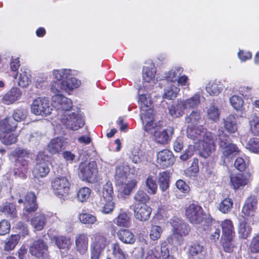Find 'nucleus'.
Instances as JSON below:
<instances>
[{"label":"nucleus","mask_w":259,"mask_h":259,"mask_svg":"<svg viewBox=\"0 0 259 259\" xmlns=\"http://www.w3.org/2000/svg\"><path fill=\"white\" fill-rule=\"evenodd\" d=\"M187 136L194 144L201 142L200 155L206 158L215 151V145L213 135L202 125H188Z\"/></svg>","instance_id":"f257e3e1"},{"label":"nucleus","mask_w":259,"mask_h":259,"mask_svg":"<svg viewBox=\"0 0 259 259\" xmlns=\"http://www.w3.org/2000/svg\"><path fill=\"white\" fill-rule=\"evenodd\" d=\"M12 155L15 158L14 175L20 178H25L29 169V162L27 160L29 156V152L27 149L18 147L12 152Z\"/></svg>","instance_id":"f03ea898"},{"label":"nucleus","mask_w":259,"mask_h":259,"mask_svg":"<svg viewBox=\"0 0 259 259\" xmlns=\"http://www.w3.org/2000/svg\"><path fill=\"white\" fill-rule=\"evenodd\" d=\"M72 71L68 69H62L53 71L54 77L58 80H62V88L66 92L72 91L78 88L81 81L78 79L71 77Z\"/></svg>","instance_id":"7ed1b4c3"},{"label":"nucleus","mask_w":259,"mask_h":259,"mask_svg":"<svg viewBox=\"0 0 259 259\" xmlns=\"http://www.w3.org/2000/svg\"><path fill=\"white\" fill-rule=\"evenodd\" d=\"M185 213L191 223L204 226L203 230H206L204 226L206 223H209L210 219H206L207 215L203 213V209L200 205L194 203L190 204L186 208Z\"/></svg>","instance_id":"20e7f679"},{"label":"nucleus","mask_w":259,"mask_h":259,"mask_svg":"<svg viewBox=\"0 0 259 259\" xmlns=\"http://www.w3.org/2000/svg\"><path fill=\"white\" fill-rule=\"evenodd\" d=\"M171 224L173 233L168 239V241L172 244H180L182 237L187 235L190 231L189 225L177 218H174Z\"/></svg>","instance_id":"39448f33"},{"label":"nucleus","mask_w":259,"mask_h":259,"mask_svg":"<svg viewBox=\"0 0 259 259\" xmlns=\"http://www.w3.org/2000/svg\"><path fill=\"white\" fill-rule=\"evenodd\" d=\"M61 121L67 128L74 131L81 127L84 123L81 114L78 112L63 114Z\"/></svg>","instance_id":"423d86ee"},{"label":"nucleus","mask_w":259,"mask_h":259,"mask_svg":"<svg viewBox=\"0 0 259 259\" xmlns=\"http://www.w3.org/2000/svg\"><path fill=\"white\" fill-rule=\"evenodd\" d=\"M97 174V164L95 161L81 163L79 166L78 176L83 181L91 182L96 178Z\"/></svg>","instance_id":"0eeeda50"},{"label":"nucleus","mask_w":259,"mask_h":259,"mask_svg":"<svg viewBox=\"0 0 259 259\" xmlns=\"http://www.w3.org/2000/svg\"><path fill=\"white\" fill-rule=\"evenodd\" d=\"M50 157L43 153H39L36 158V165L33 173L36 177L44 178L50 172L49 165L50 164Z\"/></svg>","instance_id":"6e6552de"},{"label":"nucleus","mask_w":259,"mask_h":259,"mask_svg":"<svg viewBox=\"0 0 259 259\" xmlns=\"http://www.w3.org/2000/svg\"><path fill=\"white\" fill-rule=\"evenodd\" d=\"M52 110L49 100L46 98L35 99L31 106V112L36 115L47 116L51 113Z\"/></svg>","instance_id":"1a4fd4ad"},{"label":"nucleus","mask_w":259,"mask_h":259,"mask_svg":"<svg viewBox=\"0 0 259 259\" xmlns=\"http://www.w3.org/2000/svg\"><path fill=\"white\" fill-rule=\"evenodd\" d=\"M140 118L145 132L154 135L158 130H160L161 125L154 121V113H152L151 110H149L148 114L141 113Z\"/></svg>","instance_id":"9d476101"},{"label":"nucleus","mask_w":259,"mask_h":259,"mask_svg":"<svg viewBox=\"0 0 259 259\" xmlns=\"http://www.w3.org/2000/svg\"><path fill=\"white\" fill-rule=\"evenodd\" d=\"M52 105L61 113V115L69 113L72 107V101L62 95H56L52 97Z\"/></svg>","instance_id":"9b49d317"},{"label":"nucleus","mask_w":259,"mask_h":259,"mask_svg":"<svg viewBox=\"0 0 259 259\" xmlns=\"http://www.w3.org/2000/svg\"><path fill=\"white\" fill-rule=\"evenodd\" d=\"M51 184L55 194L60 197L68 193L70 186L66 177L55 178L52 180Z\"/></svg>","instance_id":"f8f14e48"},{"label":"nucleus","mask_w":259,"mask_h":259,"mask_svg":"<svg viewBox=\"0 0 259 259\" xmlns=\"http://www.w3.org/2000/svg\"><path fill=\"white\" fill-rule=\"evenodd\" d=\"M175 259L174 256L169 254L168 246L166 242H163L160 246H157L153 250L148 251L145 259Z\"/></svg>","instance_id":"ddd939ff"},{"label":"nucleus","mask_w":259,"mask_h":259,"mask_svg":"<svg viewBox=\"0 0 259 259\" xmlns=\"http://www.w3.org/2000/svg\"><path fill=\"white\" fill-rule=\"evenodd\" d=\"M257 201L254 197H249L245 200L242 207L243 217L250 221L253 220L257 209Z\"/></svg>","instance_id":"4468645a"},{"label":"nucleus","mask_w":259,"mask_h":259,"mask_svg":"<svg viewBox=\"0 0 259 259\" xmlns=\"http://www.w3.org/2000/svg\"><path fill=\"white\" fill-rule=\"evenodd\" d=\"M36 196L33 192H28L25 196L24 199L20 198L18 202L19 203H23L24 214L26 213H30L35 211L37 209V204L36 201Z\"/></svg>","instance_id":"2eb2a0df"},{"label":"nucleus","mask_w":259,"mask_h":259,"mask_svg":"<svg viewBox=\"0 0 259 259\" xmlns=\"http://www.w3.org/2000/svg\"><path fill=\"white\" fill-rule=\"evenodd\" d=\"M29 252L32 255L39 258L47 255L49 254L48 245L42 239L35 240L30 246Z\"/></svg>","instance_id":"dca6fc26"},{"label":"nucleus","mask_w":259,"mask_h":259,"mask_svg":"<svg viewBox=\"0 0 259 259\" xmlns=\"http://www.w3.org/2000/svg\"><path fill=\"white\" fill-rule=\"evenodd\" d=\"M175 161L173 153L167 149H164L157 153V163L162 168L171 166Z\"/></svg>","instance_id":"f3484780"},{"label":"nucleus","mask_w":259,"mask_h":259,"mask_svg":"<svg viewBox=\"0 0 259 259\" xmlns=\"http://www.w3.org/2000/svg\"><path fill=\"white\" fill-rule=\"evenodd\" d=\"M142 92V89H139L138 91V103L141 109V113L148 114L149 110H151L152 113H154V110L151 108L152 101L150 95Z\"/></svg>","instance_id":"a211bd4d"},{"label":"nucleus","mask_w":259,"mask_h":259,"mask_svg":"<svg viewBox=\"0 0 259 259\" xmlns=\"http://www.w3.org/2000/svg\"><path fill=\"white\" fill-rule=\"evenodd\" d=\"M174 129L172 127H168L166 129H162V126L160 130L156 132L153 135L155 141L160 144H165L170 140L174 134Z\"/></svg>","instance_id":"6ab92c4d"},{"label":"nucleus","mask_w":259,"mask_h":259,"mask_svg":"<svg viewBox=\"0 0 259 259\" xmlns=\"http://www.w3.org/2000/svg\"><path fill=\"white\" fill-rule=\"evenodd\" d=\"M134 210L135 217L141 221H147L152 212L151 208L146 204H136Z\"/></svg>","instance_id":"aec40b11"},{"label":"nucleus","mask_w":259,"mask_h":259,"mask_svg":"<svg viewBox=\"0 0 259 259\" xmlns=\"http://www.w3.org/2000/svg\"><path fill=\"white\" fill-rule=\"evenodd\" d=\"M21 95L22 92L19 88L13 87L2 96L1 101L4 104L11 105L19 100Z\"/></svg>","instance_id":"412c9836"},{"label":"nucleus","mask_w":259,"mask_h":259,"mask_svg":"<svg viewBox=\"0 0 259 259\" xmlns=\"http://www.w3.org/2000/svg\"><path fill=\"white\" fill-rule=\"evenodd\" d=\"M75 243L76 250L79 253L83 254L86 253L89 245V237L87 234H77L75 236Z\"/></svg>","instance_id":"4be33fe9"},{"label":"nucleus","mask_w":259,"mask_h":259,"mask_svg":"<svg viewBox=\"0 0 259 259\" xmlns=\"http://www.w3.org/2000/svg\"><path fill=\"white\" fill-rule=\"evenodd\" d=\"M109 244L106 236L100 233H97L94 235V239L91 244V248L103 251Z\"/></svg>","instance_id":"5701e85b"},{"label":"nucleus","mask_w":259,"mask_h":259,"mask_svg":"<svg viewBox=\"0 0 259 259\" xmlns=\"http://www.w3.org/2000/svg\"><path fill=\"white\" fill-rule=\"evenodd\" d=\"M224 126L230 134L235 133L237 131V117L235 115L230 114L223 118Z\"/></svg>","instance_id":"b1692460"},{"label":"nucleus","mask_w":259,"mask_h":259,"mask_svg":"<svg viewBox=\"0 0 259 259\" xmlns=\"http://www.w3.org/2000/svg\"><path fill=\"white\" fill-rule=\"evenodd\" d=\"M30 222L35 231H40L44 229L46 224L47 218L44 213L37 212L32 218Z\"/></svg>","instance_id":"393cba45"},{"label":"nucleus","mask_w":259,"mask_h":259,"mask_svg":"<svg viewBox=\"0 0 259 259\" xmlns=\"http://www.w3.org/2000/svg\"><path fill=\"white\" fill-rule=\"evenodd\" d=\"M17 126L16 121L12 117H7L0 121V133L11 132Z\"/></svg>","instance_id":"a878e982"},{"label":"nucleus","mask_w":259,"mask_h":259,"mask_svg":"<svg viewBox=\"0 0 259 259\" xmlns=\"http://www.w3.org/2000/svg\"><path fill=\"white\" fill-rule=\"evenodd\" d=\"M130 172V167L126 165H119L115 169V179L117 184H122L126 181Z\"/></svg>","instance_id":"bb28decb"},{"label":"nucleus","mask_w":259,"mask_h":259,"mask_svg":"<svg viewBox=\"0 0 259 259\" xmlns=\"http://www.w3.org/2000/svg\"><path fill=\"white\" fill-rule=\"evenodd\" d=\"M220 226L222 229V237H235V232L232 221L225 220L222 222Z\"/></svg>","instance_id":"cd10ccee"},{"label":"nucleus","mask_w":259,"mask_h":259,"mask_svg":"<svg viewBox=\"0 0 259 259\" xmlns=\"http://www.w3.org/2000/svg\"><path fill=\"white\" fill-rule=\"evenodd\" d=\"M221 82L214 80L209 82L205 87L206 92L211 96H218L223 90Z\"/></svg>","instance_id":"c85d7f7f"},{"label":"nucleus","mask_w":259,"mask_h":259,"mask_svg":"<svg viewBox=\"0 0 259 259\" xmlns=\"http://www.w3.org/2000/svg\"><path fill=\"white\" fill-rule=\"evenodd\" d=\"M18 75V85L22 88L27 87L31 81V75L29 71L21 68Z\"/></svg>","instance_id":"c756f323"},{"label":"nucleus","mask_w":259,"mask_h":259,"mask_svg":"<svg viewBox=\"0 0 259 259\" xmlns=\"http://www.w3.org/2000/svg\"><path fill=\"white\" fill-rule=\"evenodd\" d=\"M185 109L183 101H178L169 108V112L172 117H179L184 114Z\"/></svg>","instance_id":"7c9ffc66"},{"label":"nucleus","mask_w":259,"mask_h":259,"mask_svg":"<svg viewBox=\"0 0 259 259\" xmlns=\"http://www.w3.org/2000/svg\"><path fill=\"white\" fill-rule=\"evenodd\" d=\"M183 68L180 66L173 67L170 70L165 73L164 77L171 82H175L178 79L179 76L183 73Z\"/></svg>","instance_id":"2f4dec72"},{"label":"nucleus","mask_w":259,"mask_h":259,"mask_svg":"<svg viewBox=\"0 0 259 259\" xmlns=\"http://www.w3.org/2000/svg\"><path fill=\"white\" fill-rule=\"evenodd\" d=\"M117 236L120 241L126 244H132L136 240L133 233L126 229L119 230L117 233Z\"/></svg>","instance_id":"473e14b6"},{"label":"nucleus","mask_w":259,"mask_h":259,"mask_svg":"<svg viewBox=\"0 0 259 259\" xmlns=\"http://www.w3.org/2000/svg\"><path fill=\"white\" fill-rule=\"evenodd\" d=\"M113 196V189L112 184L108 182L105 184L100 193L101 200L106 201H112Z\"/></svg>","instance_id":"72a5a7b5"},{"label":"nucleus","mask_w":259,"mask_h":259,"mask_svg":"<svg viewBox=\"0 0 259 259\" xmlns=\"http://www.w3.org/2000/svg\"><path fill=\"white\" fill-rule=\"evenodd\" d=\"M189 251L192 256L197 259H202L205 253L203 245L198 243L192 244L190 247Z\"/></svg>","instance_id":"f704fd0d"},{"label":"nucleus","mask_w":259,"mask_h":259,"mask_svg":"<svg viewBox=\"0 0 259 259\" xmlns=\"http://www.w3.org/2000/svg\"><path fill=\"white\" fill-rule=\"evenodd\" d=\"M210 222V239L212 241L216 242L220 236V224L219 222L212 220L211 219L209 220Z\"/></svg>","instance_id":"c9c22d12"},{"label":"nucleus","mask_w":259,"mask_h":259,"mask_svg":"<svg viewBox=\"0 0 259 259\" xmlns=\"http://www.w3.org/2000/svg\"><path fill=\"white\" fill-rule=\"evenodd\" d=\"M63 147L64 141L59 138L52 139L48 146V150L52 154L59 153Z\"/></svg>","instance_id":"e433bc0d"},{"label":"nucleus","mask_w":259,"mask_h":259,"mask_svg":"<svg viewBox=\"0 0 259 259\" xmlns=\"http://www.w3.org/2000/svg\"><path fill=\"white\" fill-rule=\"evenodd\" d=\"M201 93L197 92L191 97L182 100L186 109L195 108L198 106L200 103Z\"/></svg>","instance_id":"4c0bfd02"},{"label":"nucleus","mask_w":259,"mask_h":259,"mask_svg":"<svg viewBox=\"0 0 259 259\" xmlns=\"http://www.w3.org/2000/svg\"><path fill=\"white\" fill-rule=\"evenodd\" d=\"M217 139L218 140L220 147L222 148L225 149L229 145L231 144L229 141V137L225 132L222 127L218 129L216 135Z\"/></svg>","instance_id":"58836bf2"},{"label":"nucleus","mask_w":259,"mask_h":259,"mask_svg":"<svg viewBox=\"0 0 259 259\" xmlns=\"http://www.w3.org/2000/svg\"><path fill=\"white\" fill-rule=\"evenodd\" d=\"M156 68L153 64H150L149 66H145L143 69V79L147 82L152 81L155 77Z\"/></svg>","instance_id":"ea45409f"},{"label":"nucleus","mask_w":259,"mask_h":259,"mask_svg":"<svg viewBox=\"0 0 259 259\" xmlns=\"http://www.w3.org/2000/svg\"><path fill=\"white\" fill-rule=\"evenodd\" d=\"M169 173L167 171L159 174L158 183L159 188L162 192H165L169 187Z\"/></svg>","instance_id":"a19ab883"},{"label":"nucleus","mask_w":259,"mask_h":259,"mask_svg":"<svg viewBox=\"0 0 259 259\" xmlns=\"http://www.w3.org/2000/svg\"><path fill=\"white\" fill-rule=\"evenodd\" d=\"M112 252L115 259H127L128 254L123 251L120 245L117 243L111 244Z\"/></svg>","instance_id":"79ce46f5"},{"label":"nucleus","mask_w":259,"mask_h":259,"mask_svg":"<svg viewBox=\"0 0 259 259\" xmlns=\"http://www.w3.org/2000/svg\"><path fill=\"white\" fill-rule=\"evenodd\" d=\"M230 182L234 189H237L240 186H244L246 184V180L241 174L231 175Z\"/></svg>","instance_id":"37998d69"},{"label":"nucleus","mask_w":259,"mask_h":259,"mask_svg":"<svg viewBox=\"0 0 259 259\" xmlns=\"http://www.w3.org/2000/svg\"><path fill=\"white\" fill-rule=\"evenodd\" d=\"M179 92L180 88L179 87L171 84L164 89L163 98L168 100L173 99L177 97Z\"/></svg>","instance_id":"c03bdc74"},{"label":"nucleus","mask_w":259,"mask_h":259,"mask_svg":"<svg viewBox=\"0 0 259 259\" xmlns=\"http://www.w3.org/2000/svg\"><path fill=\"white\" fill-rule=\"evenodd\" d=\"M235 237H221L222 244L226 252H232L235 246Z\"/></svg>","instance_id":"a18cd8bd"},{"label":"nucleus","mask_w":259,"mask_h":259,"mask_svg":"<svg viewBox=\"0 0 259 259\" xmlns=\"http://www.w3.org/2000/svg\"><path fill=\"white\" fill-rule=\"evenodd\" d=\"M1 211L12 219L17 217L15 205L12 203H6L1 208Z\"/></svg>","instance_id":"49530a36"},{"label":"nucleus","mask_w":259,"mask_h":259,"mask_svg":"<svg viewBox=\"0 0 259 259\" xmlns=\"http://www.w3.org/2000/svg\"><path fill=\"white\" fill-rule=\"evenodd\" d=\"M201 119L200 113L197 110L193 111L185 117L186 123L192 126H197V124L200 122Z\"/></svg>","instance_id":"de8ad7c7"},{"label":"nucleus","mask_w":259,"mask_h":259,"mask_svg":"<svg viewBox=\"0 0 259 259\" xmlns=\"http://www.w3.org/2000/svg\"><path fill=\"white\" fill-rule=\"evenodd\" d=\"M251 228L245 221L240 223L238 227V233L241 238L246 239L251 232Z\"/></svg>","instance_id":"09e8293b"},{"label":"nucleus","mask_w":259,"mask_h":259,"mask_svg":"<svg viewBox=\"0 0 259 259\" xmlns=\"http://www.w3.org/2000/svg\"><path fill=\"white\" fill-rule=\"evenodd\" d=\"M55 243L57 247L60 249H70L71 245V242L70 238L65 236H59L55 238Z\"/></svg>","instance_id":"8fccbe9b"},{"label":"nucleus","mask_w":259,"mask_h":259,"mask_svg":"<svg viewBox=\"0 0 259 259\" xmlns=\"http://www.w3.org/2000/svg\"><path fill=\"white\" fill-rule=\"evenodd\" d=\"M80 222L87 226H92L97 222L96 217L88 213H81L79 215Z\"/></svg>","instance_id":"3c124183"},{"label":"nucleus","mask_w":259,"mask_h":259,"mask_svg":"<svg viewBox=\"0 0 259 259\" xmlns=\"http://www.w3.org/2000/svg\"><path fill=\"white\" fill-rule=\"evenodd\" d=\"M0 140L5 145H11L17 142V137L14 134H9V133H0Z\"/></svg>","instance_id":"603ef678"},{"label":"nucleus","mask_w":259,"mask_h":259,"mask_svg":"<svg viewBox=\"0 0 259 259\" xmlns=\"http://www.w3.org/2000/svg\"><path fill=\"white\" fill-rule=\"evenodd\" d=\"M114 223L118 226L128 227L130 223V218L126 213L122 212L114 219Z\"/></svg>","instance_id":"864d4df0"},{"label":"nucleus","mask_w":259,"mask_h":259,"mask_svg":"<svg viewBox=\"0 0 259 259\" xmlns=\"http://www.w3.org/2000/svg\"><path fill=\"white\" fill-rule=\"evenodd\" d=\"M220 112L218 107L212 104L207 109V114L208 118L214 122H217L219 119Z\"/></svg>","instance_id":"5fc2aeb1"},{"label":"nucleus","mask_w":259,"mask_h":259,"mask_svg":"<svg viewBox=\"0 0 259 259\" xmlns=\"http://www.w3.org/2000/svg\"><path fill=\"white\" fill-rule=\"evenodd\" d=\"M146 186L147 187V192L150 194H155L157 190V185L154 178L149 176L146 179Z\"/></svg>","instance_id":"6e6d98bb"},{"label":"nucleus","mask_w":259,"mask_h":259,"mask_svg":"<svg viewBox=\"0 0 259 259\" xmlns=\"http://www.w3.org/2000/svg\"><path fill=\"white\" fill-rule=\"evenodd\" d=\"M19 240V236L16 235L11 236L6 241L4 246L5 250L6 251H10L14 249L18 244Z\"/></svg>","instance_id":"4d7b16f0"},{"label":"nucleus","mask_w":259,"mask_h":259,"mask_svg":"<svg viewBox=\"0 0 259 259\" xmlns=\"http://www.w3.org/2000/svg\"><path fill=\"white\" fill-rule=\"evenodd\" d=\"M137 181L135 180H132L125 183L124 181L122 184H118V185H122V192L126 195H128L131 194L133 189L137 185Z\"/></svg>","instance_id":"13d9d810"},{"label":"nucleus","mask_w":259,"mask_h":259,"mask_svg":"<svg viewBox=\"0 0 259 259\" xmlns=\"http://www.w3.org/2000/svg\"><path fill=\"white\" fill-rule=\"evenodd\" d=\"M233 204V201L231 198H225L220 203L219 210L224 213H227L231 210Z\"/></svg>","instance_id":"bf43d9fd"},{"label":"nucleus","mask_w":259,"mask_h":259,"mask_svg":"<svg viewBox=\"0 0 259 259\" xmlns=\"http://www.w3.org/2000/svg\"><path fill=\"white\" fill-rule=\"evenodd\" d=\"M230 103L234 109L240 111L242 109L244 102L241 97L234 95L230 98Z\"/></svg>","instance_id":"052dcab7"},{"label":"nucleus","mask_w":259,"mask_h":259,"mask_svg":"<svg viewBox=\"0 0 259 259\" xmlns=\"http://www.w3.org/2000/svg\"><path fill=\"white\" fill-rule=\"evenodd\" d=\"M91 190L88 187L80 188L77 193V198L78 201L81 202H85L89 198Z\"/></svg>","instance_id":"680f3d73"},{"label":"nucleus","mask_w":259,"mask_h":259,"mask_svg":"<svg viewBox=\"0 0 259 259\" xmlns=\"http://www.w3.org/2000/svg\"><path fill=\"white\" fill-rule=\"evenodd\" d=\"M148 195L143 190H138L134 196V199L140 204H146L149 200Z\"/></svg>","instance_id":"e2e57ef3"},{"label":"nucleus","mask_w":259,"mask_h":259,"mask_svg":"<svg viewBox=\"0 0 259 259\" xmlns=\"http://www.w3.org/2000/svg\"><path fill=\"white\" fill-rule=\"evenodd\" d=\"M100 205L101 207V211L105 214L112 212L114 207V204L112 201L100 200Z\"/></svg>","instance_id":"0e129e2a"},{"label":"nucleus","mask_w":259,"mask_h":259,"mask_svg":"<svg viewBox=\"0 0 259 259\" xmlns=\"http://www.w3.org/2000/svg\"><path fill=\"white\" fill-rule=\"evenodd\" d=\"M239 152V150L236 145L234 144H231L227 148H225V150L223 152V155L226 158H229L237 154Z\"/></svg>","instance_id":"69168bd1"},{"label":"nucleus","mask_w":259,"mask_h":259,"mask_svg":"<svg viewBox=\"0 0 259 259\" xmlns=\"http://www.w3.org/2000/svg\"><path fill=\"white\" fill-rule=\"evenodd\" d=\"M27 114V112L25 109L18 108L14 111L12 118L16 121V123L17 124V122L23 121L26 118Z\"/></svg>","instance_id":"338daca9"},{"label":"nucleus","mask_w":259,"mask_h":259,"mask_svg":"<svg viewBox=\"0 0 259 259\" xmlns=\"http://www.w3.org/2000/svg\"><path fill=\"white\" fill-rule=\"evenodd\" d=\"M249 125L251 133L254 135H259V117L253 116L249 121Z\"/></svg>","instance_id":"774afa93"}]
</instances>
